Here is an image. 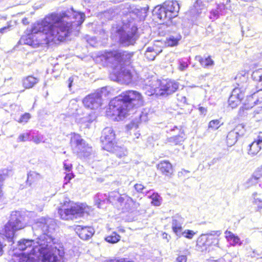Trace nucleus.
Returning a JSON list of instances; mask_svg holds the SVG:
<instances>
[{
  "mask_svg": "<svg viewBox=\"0 0 262 262\" xmlns=\"http://www.w3.org/2000/svg\"><path fill=\"white\" fill-rule=\"evenodd\" d=\"M253 105L248 101H246L244 103L243 106H241L238 112V116L243 117L247 115V111L253 107Z\"/></svg>",
  "mask_w": 262,
  "mask_h": 262,
  "instance_id": "29",
  "label": "nucleus"
},
{
  "mask_svg": "<svg viewBox=\"0 0 262 262\" xmlns=\"http://www.w3.org/2000/svg\"><path fill=\"white\" fill-rule=\"evenodd\" d=\"M26 223L25 216L19 211H13L10 216V220L5 226L3 235L7 239L8 242L14 243L15 232L19 230L24 228Z\"/></svg>",
  "mask_w": 262,
  "mask_h": 262,
  "instance_id": "8",
  "label": "nucleus"
},
{
  "mask_svg": "<svg viewBox=\"0 0 262 262\" xmlns=\"http://www.w3.org/2000/svg\"><path fill=\"white\" fill-rule=\"evenodd\" d=\"M140 120L141 122H145L147 120L146 114L142 113V114L140 115Z\"/></svg>",
  "mask_w": 262,
  "mask_h": 262,
  "instance_id": "54",
  "label": "nucleus"
},
{
  "mask_svg": "<svg viewBox=\"0 0 262 262\" xmlns=\"http://www.w3.org/2000/svg\"><path fill=\"white\" fill-rule=\"evenodd\" d=\"M127 126L129 127L130 128H137L138 126V123H135L134 122H131L130 124H129Z\"/></svg>",
  "mask_w": 262,
  "mask_h": 262,
  "instance_id": "55",
  "label": "nucleus"
},
{
  "mask_svg": "<svg viewBox=\"0 0 262 262\" xmlns=\"http://www.w3.org/2000/svg\"><path fill=\"white\" fill-rule=\"evenodd\" d=\"M135 189L138 192H142V191L145 188V187L141 184H136L134 186Z\"/></svg>",
  "mask_w": 262,
  "mask_h": 262,
  "instance_id": "48",
  "label": "nucleus"
},
{
  "mask_svg": "<svg viewBox=\"0 0 262 262\" xmlns=\"http://www.w3.org/2000/svg\"><path fill=\"white\" fill-rule=\"evenodd\" d=\"M7 243L12 244V242H8L7 239L3 235L0 234V256L3 254V248L6 246Z\"/></svg>",
  "mask_w": 262,
  "mask_h": 262,
  "instance_id": "38",
  "label": "nucleus"
},
{
  "mask_svg": "<svg viewBox=\"0 0 262 262\" xmlns=\"http://www.w3.org/2000/svg\"><path fill=\"white\" fill-rule=\"evenodd\" d=\"M180 10V5L176 1L167 0L160 6L155 8L157 17L165 21L171 19L178 16Z\"/></svg>",
  "mask_w": 262,
  "mask_h": 262,
  "instance_id": "9",
  "label": "nucleus"
},
{
  "mask_svg": "<svg viewBox=\"0 0 262 262\" xmlns=\"http://www.w3.org/2000/svg\"><path fill=\"white\" fill-rule=\"evenodd\" d=\"M115 154L118 157L121 158L126 155L127 151L123 148L119 147L116 149Z\"/></svg>",
  "mask_w": 262,
  "mask_h": 262,
  "instance_id": "44",
  "label": "nucleus"
},
{
  "mask_svg": "<svg viewBox=\"0 0 262 262\" xmlns=\"http://www.w3.org/2000/svg\"><path fill=\"white\" fill-rule=\"evenodd\" d=\"M106 93V88L103 87L100 90L85 97L82 100V103L86 108L91 110L97 109L101 105L103 95H105Z\"/></svg>",
  "mask_w": 262,
  "mask_h": 262,
  "instance_id": "12",
  "label": "nucleus"
},
{
  "mask_svg": "<svg viewBox=\"0 0 262 262\" xmlns=\"http://www.w3.org/2000/svg\"><path fill=\"white\" fill-rule=\"evenodd\" d=\"M134 53L121 49L105 51L99 58L106 64L129 66L132 63Z\"/></svg>",
  "mask_w": 262,
  "mask_h": 262,
  "instance_id": "6",
  "label": "nucleus"
},
{
  "mask_svg": "<svg viewBox=\"0 0 262 262\" xmlns=\"http://www.w3.org/2000/svg\"><path fill=\"white\" fill-rule=\"evenodd\" d=\"M262 146V138L258 137V139L253 141L250 145L248 154L252 156L256 155L261 149Z\"/></svg>",
  "mask_w": 262,
  "mask_h": 262,
  "instance_id": "23",
  "label": "nucleus"
},
{
  "mask_svg": "<svg viewBox=\"0 0 262 262\" xmlns=\"http://www.w3.org/2000/svg\"><path fill=\"white\" fill-rule=\"evenodd\" d=\"M225 233L226 234V238L228 239V240H231L235 235L231 231H226Z\"/></svg>",
  "mask_w": 262,
  "mask_h": 262,
  "instance_id": "49",
  "label": "nucleus"
},
{
  "mask_svg": "<svg viewBox=\"0 0 262 262\" xmlns=\"http://www.w3.org/2000/svg\"><path fill=\"white\" fill-rule=\"evenodd\" d=\"M249 181L251 184L259 183V186L262 188V166L254 171Z\"/></svg>",
  "mask_w": 262,
  "mask_h": 262,
  "instance_id": "24",
  "label": "nucleus"
},
{
  "mask_svg": "<svg viewBox=\"0 0 262 262\" xmlns=\"http://www.w3.org/2000/svg\"><path fill=\"white\" fill-rule=\"evenodd\" d=\"M211 1H212V0H203V2H207V3H208V2H209ZM196 2H197L198 3H200V2H202V0H197V1H196Z\"/></svg>",
  "mask_w": 262,
  "mask_h": 262,
  "instance_id": "61",
  "label": "nucleus"
},
{
  "mask_svg": "<svg viewBox=\"0 0 262 262\" xmlns=\"http://www.w3.org/2000/svg\"><path fill=\"white\" fill-rule=\"evenodd\" d=\"M84 19V13L74 11L72 8L71 11L49 14L44 18L43 24H38L36 27L47 30L52 27L53 29L48 36V39L49 40H58L60 42L69 35L73 28L81 25Z\"/></svg>",
  "mask_w": 262,
  "mask_h": 262,
  "instance_id": "2",
  "label": "nucleus"
},
{
  "mask_svg": "<svg viewBox=\"0 0 262 262\" xmlns=\"http://www.w3.org/2000/svg\"><path fill=\"white\" fill-rule=\"evenodd\" d=\"M42 179L41 174L34 171H29L27 173L26 185L31 186L33 183Z\"/></svg>",
  "mask_w": 262,
  "mask_h": 262,
  "instance_id": "25",
  "label": "nucleus"
},
{
  "mask_svg": "<svg viewBox=\"0 0 262 262\" xmlns=\"http://www.w3.org/2000/svg\"><path fill=\"white\" fill-rule=\"evenodd\" d=\"M175 129L179 130V135L174 136L168 138L167 141L169 143L173 145H179L181 144L185 139V135L184 133L182 128H179L177 126H174L172 129H171V131H173Z\"/></svg>",
  "mask_w": 262,
  "mask_h": 262,
  "instance_id": "19",
  "label": "nucleus"
},
{
  "mask_svg": "<svg viewBox=\"0 0 262 262\" xmlns=\"http://www.w3.org/2000/svg\"><path fill=\"white\" fill-rule=\"evenodd\" d=\"M74 81V78L73 77H70L68 80V88L71 89V87H72V83Z\"/></svg>",
  "mask_w": 262,
  "mask_h": 262,
  "instance_id": "56",
  "label": "nucleus"
},
{
  "mask_svg": "<svg viewBox=\"0 0 262 262\" xmlns=\"http://www.w3.org/2000/svg\"><path fill=\"white\" fill-rule=\"evenodd\" d=\"M254 117L257 121L262 120V106L257 107L254 111Z\"/></svg>",
  "mask_w": 262,
  "mask_h": 262,
  "instance_id": "40",
  "label": "nucleus"
},
{
  "mask_svg": "<svg viewBox=\"0 0 262 262\" xmlns=\"http://www.w3.org/2000/svg\"><path fill=\"white\" fill-rule=\"evenodd\" d=\"M253 203L257 205L258 210L262 209V193L254 192L252 194Z\"/></svg>",
  "mask_w": 262,
  "mask_h": 262,
  "instance_id": "31",
  "label": "nucleus"
},
{
  "mask_svg": "<svg viewBox=\"0 0 262 262\" xmlns=\"http://www.w3.org/2000/svg\"><path fill=\"white\" fill-rule=\"evenodd\" d=\"M86 208L84 204L65 202L62 208L58 210V213L62 220H73L82 216L86 211Z\"/></svg>",
  "mask_w": 262,
  "mask_h": 262,
  "instance_id": "10",
  "label": "nucleus"
},
{
  "mask_svg": "<svg viewBox=\"0 0 262 262\" xmlns=\"http://www.w3.org/2000/svg\"><path fill=\"white\" fill-rule=\"evenodd\" d=\"M30 117L31 116L29 113H25L21 116L18 121L19 123H27Z\"/></svg>",
  "mask_w": 262,
  "mask_h": 262,
  "instance_id": "46",
  "label": "nucleus"
},
{
  "mask_svg": "<svg viewBox=\"0 0 262 262\" xmlns=\"http://www.w3.org/2000/svg\"><path fill=\"white\" fill-rule=\"evenodd\" d=\"M187 256L186 255H179L176 259V262H186Z\"/></svg>",
  "mask_w": 262,
  "mask_h": 262,
  "instance_id": "47",
  "label": "nucleus"
},
{
  "mask_svg": "<svg viewBox=\"0 0 262 262\" xmlns=\"http://www.w3.org/2000/svg\"><path fill=\"white\" fill-rule=\"evenodd\" d=\"M143 102L142 96L139 92L127 91L110 101L106 114L114 117V119L122 120L132 109L143 105Z\"/></svg>",
  "mask_w": 262,
  "mask_h": 262,
  "instance_id": "4",
  "label": "nucleus"
},
{
  "mask_svg": "<svg viewBox=\"0 0 262 262\" xmlns=\"http://www.w3.org/2000/svg\"><path fill=\"white\" fill-rule=\"evenodd\" d=\"M9 27L8 26V27H5L2 28H1L0 29V33H4L6 31V30H7L9 29Z\"/></svg>",
  "mask_w": 262,
  "mask_h": 262,
  "instance_id": "59",
  "label": "nucleus"
},
{
  "mask_svg": "<svg viewBox=\"0 0 262 262\" xmlns=\"http://www.w3.org/2000/svg\"><path fill=\"white\" fill-rule=\"evenodd\" d=\"M134 204V202L133 201V200L132 199V203H129V204H128L127 203H125V209L127 210V211H129L132 209V206H133V205Z\"/></svg>",
  "mask_w": 262,
  "mask_h": 262,
  "instance_id": "51",
  "label": "nucleus"
},
{
  "mask_svg": "<svg viewBox=\"0 0 262 262\" xmlns=\"http://www.w3.org/2000/svg\"><path fill=\"white\" fill-rule=\"evenodd\" d=\"M117 201L122 204L123 203H127L128 204H130L132 203V198L126 195H124L123 196H119L117 198Z\"/></svg>",
  "mask_w": 262,
  "mask_h": 262,
  "instance_id": "41",
  "label": "nucleus"
},
{
  "mask_svg": "<svg viewBox=\"0 0 262 262\" xmlns=\"http://www.w3.org/2000/svg\"><path fill=\"white\" fill-rule=\"evenodd\" d=\"M158 54L159 53L155 51L154 47H150L146 49L145 56L148 60H153Z\"/></svg>",
  "mask_w": 262,
  "mask_h": 262,
  "instance_id": "32",
  "label": "nucleus"
},
{
  "mask_svg": "<svg viewBox=\"0 0 262 262\" xmlns=\"http://www.w3.org/2000/svg\"><path fill=\"white\" fill-rule=\"evenodd\" d=\"M73 176L71 173L67 174L64 177V180L66 181L65 184H67L72 179Z\"/></svg>",
  "mask_w": 262,
  "mask_h": 262,
  "instance_id": "53",
  "label": "nucleus"
},
{
  "mask_svg": "<svg viewBox=\"0 0 262 262\" xmlns=\"http://www.w3.org/2000/svg\"><path fill=\"white\" fill-rule=\"evenodd\" d=\"M71 145L74 152L88 157L92 151V147L77 134H74L70 141Z\"/></svg>",
  "mask_w": 262,
  "mask_h": 262,
  "instance_id": "11",
  "label": "nucleus"
},
{
  "mask_svg": "<svg viewBox=\"0 0 262 262\" xmlns=\"http://www.w3.org/2000/svg\"><path fill=\"white\" fill-rule=\"evenodd\" d=\"M55 222L49 217H41L33 225L32 229L36 239H21L17 242L16 249L29 259L31 255L41 257L45 262H62L63 253L58 248V239L50 233Z\"/></svg>",
  "mask_w": 262,
  "mask_h": 262,
  "instance_id": "1",
  "label": "nucleus"
},
{
  "mask_svg": "<svg viewBox=\"0 0 262 262\" xmlns=\"http://www.w3.org/2000/svg\"><path fill=\"white\" fill-rule=\"evenodd\" d=\"M246 101L251 103L253 106L258 103L262 102V88L257 90L251 95L248 96Z\"/></svg>",
  "mask_w": 262,
  "mask_h": 262,
  "instance_id": "22",
  "label": "nucleus"
},
{
  "mask_svg": "<svg viewBox=\"0 0 262 262\" xmlns=\"http://www.w3.org/2000/svg\"><path fill=\"white\" fill-rule=\"evenodd\" d=\"M75 230L79 237L83 240L89 239L93 235L94 230L90 227L77 225Z\"/></svg>",
  "mask_w": 262,
  "mask_h": 262,
  "instance_id": "17",
  "label": "nucleus"
},
{
  "mask_svg": "<svg viewBox=\"0 0 262 262\" xmlns=\"http://www.w3.org/2000/svg\"><path fill=\"white\" fill-rule=\"evenodd\" d=\"M246 129L243 124L237 125L227 136V144L228 146L234 145L239 137H242L245 133Z\"/></svg>",
  "mask_w": 262,
  "mask_h": 262,
  "instance_id": "14",
  "label": "nucleus"
},
{
  "mask_svg": "<svg viewBox=\"0 0 262 262\" xmlns=\"http://www.w3.org/2000/svg\"><path fill=\"white\" fill-rule=\"evenodd\" d=\"M159 96H167L174 93L179 88V83L174 80L170 79H163L160 80Z\"/></svg>",
  "mask_w": 262,
  "mask_h": 262,
  "instance_id": "13",
  "label": "nucleus"
},
{
  "mask_svg": "<svg viewBox=\"0 0 262 262\" xmlns=\"http://www.w3.org/2000/svg\"><path fill=\"white\" fill-rule=\"evenodd\" d=\"M108 202L109 199L107 198V196L105 194H102L100 193H98L94 196V202L95 205L97 206L98 208L101 207V203H104L105 201Z\"/></svg>",
  "mask_w": 262,
  "mask_h": 262,
  "instance_id": "28",
  "label": "nucleus"
},
{
  "mask_svg": "<svg viewBox=\"0 0 262 262\" xmlns=\"http://www.w3.org/2000/svg\"><path fill=\"white\" fill-rule=\"evenodd\" d=\"M181 39V35L178 34L176 37L171 36L167 40V43L168 46L173 47L176 46L178 43V41Z\"/></svg>",
  "mask_w": 262,
  "mask_h": 262,
  "instance_id": "34",
  "label": "nucleus"
},
{
  "mask_svg": "<svg viewBox=\"0 0 262 262\" xmlns=\"http://www.w3.org/2000/svg\"><path fill=\"white\" fill-rule=\"evenodd\" d=\"M44 19L41 21H38L33 24L31 28V33L28 34L25 38H22L20 40L21 42H23L25 44L29 45L34 48L38 47L39 45L42 43H46L48 45L52 44H58L59 43L58 40H49L48 39V35L50 34L51 32V29H53L52 27H50L48 29H38L36 26L38 24H43Z\"/></svg>",
  "mask_w": 262,
  "mask_h": 262,
  "instance_id": "5",
  "label": "nucleus"
},
{
  "mask_svg": "<svg viewBox=\"0 0 262 262\" xmlns=\"http://www.w3.org/2000/svg\"><path fill=\"white\" fill-rule=\"evenodd\" d=\"M198 110L200 114L204 115H205L207 112V108L203 106H199Z\"/></svg>",
  "mask_w": 262,
  "mask_h": 262,
  "instance_id": "52",
  "label": "nucleus"
},
{
  "mask_svg": "<svg viewBox=\"0 0 262 262\" xmlns=\"http://www.w3.org/2000/svg\"><path fill=\"white\" fill-rule=\"evenodd\" d=\"M195 59L198 60L202 66H211L214 64L213 61L211 58L210 56L202 57L201 56H196Z\"/></svg>",
  "mask_w": 262,
  "mask_h": 262,
  "instance_id": "30",
  "label": "nucleus"
},
{
  "mask_svg": "<svg viewBox=\"0 0 262 262\" xmlns=\"http://www.w3.org/2000/svg\"><path fill=\"white\" fill-rule=\"evenodd\" d=\"M221 234V231H212L209 233L202 234L198 239L197 245H202L204 246L211 245L217 246L219 244V239L217 238H210V236H219Z\"/></svg>",
  "mask_w": 262,
  "mask_h": 262,
  "instance_id": "15",
  "label": "nucleus"
},
{
  "mask_svg": "<svg viewBox=\"0 0 262 262\" xmlns=\"http://www.w3.org/2000/svg\"><path fill=\"white\" fill-rule=\"evenodd\" d=\"M22 23L24 24V25H27L29 24V21H28V18H24L23 19H22Z\"/></svg>",
  "mask_w": 262,
  "mask_h": 262,
  "instance_id": "60",
  "label": "nucleus"
},
{
  "mask_svg": "<svg viewBox=\"0 0 262 262\" xmlns=\"http://www.w3.org/2000/svg\"><path fill=\"white\" fill-rule=\"evenodd\" d=\"M157 168L164 175L169 177L173 173L171 164L168 161H161L157 165Z\"/></svg>",
  "mask_w": 262,
  "mask_h": 262,
  "instance_id": "20",
  "label": "nucleus"
},
{
  "mask_svg": "<svg viewBox=\"0 0 262 262\" xmlns=\"http://www.w3.org/2000/svg\"><path fill=\"white\" fill-rule=\"evenodd\" d=\"M95 116H94L93 117V118H92V119H90L89 120H88V121H89V122H92V121H93V120L95 119Z\"/></svg>",
  "mask_w": 262,
  "mask_h": 262,
  "instance_id": "63",
  "label": "nucleus"
},
{
  "mask_svg": "<svg viewBox=\"0 0 262 262\" xmlns=\"http://www.w3.org/2000/svg\"><path fill=\"white\" fill-rule=\"evenodd\" d=\"M32 140H33V142L36 144H38L40 142V139L37 137H33Z\"/></svg>",
  "mask_w": 262,
  "mask_h": 262,
  "instance_id": "57",
  "label": "nucleus"
},
{
  "mask_svg": "<svg viewBox=\"0 0 262 262\" xmlns=\"http://www.w3.org/2000/svg\"><path fill=\"white\" fill-rule=\"evenodd\" d=\"M111 67L110 78L112 80L126 84L133 80L140 81L148 96L158 95L160 80L150 71L147 67Z\"/></svg>",
  "mask_w": 262,
  "mask_h": 262,
  "instance_id": "3",
  "label": "nucleus"
},
{
  "mask_svg": "<svg viewBox=\"0 0 262 262\" xmlns=\"http://www.w3.org/2000/svg\"><path fill=\"white\" fill-rule=\"evenodd\" d=\"M30 134L29 133H25L19 135L17 139L18 142H25L30 140Z\"/></svg>",
  "mask_w": 262,
  "mask_h": 262,
  "instance_id": "43",
  "label": "nucleus"
},
{
  "mask_svg": "<svg viewBox=\"0 0 262 262\" xmlns=\"http://www.w3.org/2000/svg\"><path fill=\"white\" fill-rule=\"evenodd\" d=\"M242 89H234L228 99V105L232 109L236 107L245 97V93Z\"/></svg>",
  "mask_w": 262,
  "mask_h": 262,
  "instance_id": "16",
  "label": "nucleus"
},
{
  "mask_svg": "<svg viewBox=\"0 0 262 262\" xmlns=\"http://www.w3.org/2000/svg\"><path fill=\"white\" fill-rule=\"evenodd\" d=\"M38 82V79L32 76H29L23 80V86L26 89L32 88Z\"/></svg>",
  "mask_w": 262,
  "mask_h": 262,
  "instance_id": "27",
  "label": "nucleus"
},
{
  "mask_svg": "<svg viewBox=\"0 0 262 262\" xmlns=\"http://www.w3.org/2000/svg\"><path fill=\"white\" fill-rule=\"evenodd\" d=\"M120 238V236L114 232L111 235L106 236L105 240L109 243L115 244L119 242Z\"/></svg>",
  "mask_w": 262,
  "mask_h": 262,
  "instance_id": "33",
  "label": "nucleus"
},
{
  "mask_svg": "<svg viewBox=\"0 0 262 262\" xmlns=\"http://www.w3.org/2000/svg\"><path fill=\"white\" fill-rule=\"evenodd\" d=\"M231 240L234 245L238 244L239 245L242 244V243L240 242V239L237 236L235 235Z\"/></svg>",
  "mask_w": 262,
  "mask_h": 262,
  "instance_id": "50",
  "label": "nucleus"
},
{
  "mask_svg": "<svg viewBox=\"0 0 262 262\" xmlns=\"http://www.w3.org/2000/svg\"><path fill=\"white\" fill-rule=\"evenodd\" d=\"M222 11V8H220L219 5L215 9H212L210 12V18L215 19L219 17Z\"/></svg>",
  "mask_w": 262,
  "mask_h": 262,
  "instance_id": "39",
  "label": "nucleus"
},
{
  "mask_svg": "<svg viewBox=\"0 0 262 262\" xmlns=\"http://www.w3.org/2000/svg\"><path fill=\"white\" fill-rule=\"evenodd\" d=\"M124 26L122 27L113 29L112 36L115 35L119 42L123 46L127 47L133 45L138 38V28L134 24L130 23L128 28Z\"/></svg>",
  "mask_w": 262,
  "mask_h": 262,
  "instance_id": "7",
  "label": "nucleus"
},
{
  "mask_svg": "<svg viewBox=\"0 0 262 262\" xmlns=\"http://www.w3.org/2000/svg\"><path fill=\"white\" fill-rule=\"evenodd\" d=\"M172 229L173 232L176 234L178 237L182 236V223L181 222V219L179 216H174L172 220Z\"/></svg>",
  "mask_w": 262,
  "mask_h": 262,
  "instance_id": "21",
  "label": "nucleus"
},
{
  "mask_svg": "<svg viewBox=\"0 0 262 262\" xmlns=\"http://www.w3.org/2000/svg\"><path fill=\"white\" fill-rule=\"evenodd\" d=\"M251 76L254 80L261 82L262 85V68L254 70L252 72Z\"/></svg>",
  "mask_w": 262,
  "mask_h": 262,
  "instance_id": "35",
  "label": "nucleus"
},
{
  "mask_svg": "<svg viewBox=\"0 0 262 262\" xmlns=\"http://www.w3.org/2000/svg\"><path fill=\"white\" fill-rule=\"evenodd\" d=\"M115 134L111 127H107L103 129L101 137V140L103 144L111 145L115 141Z\"/></svg>",
  "mask_w": 262,
  "mask_h": 262,
  "instance_id": "18",
  "label": "nucleus"
},
{
  "mask_svg": "<svg viewBox=\"0 0 262 262\" xmlns=\"http://www.w3.org/2000/svg\"><path fill=\"white\" fill-rule=\"evenodd\" d=\"M222 124V123H221L220 120H213L209 122L208 128H211L213 130H216Z\"/></svg>",
  "mask_w": 262,
  "mask_h": 262,
  "instance_id": "36",
  "label": "nucleus"
},
{
  "mask_svg": "<svg viewBox=\"0 0 262 262\" xmlns=\"http://www.w3.org/2000/svg\"><path fill=\"white\" fill-rule=\"evenodd\" d=\"M6 177L7 176L5 174H0V203L2 202L3 199V193L2 190V183Z\"/></svg>",
  "mask_w": 262,
  "mask_h": 262,
  "instance_id": "45",
  "label": "nucleus"
},
{
  "mask_svg": "<svg viewBox=\"0 0 262 262\" xmlns=\"http://www.w3.org/2000/svg\"><path fill=\"white\" fill-rule=\"evenodd\" d=\"M152 204L156 206H159L161 204L162 198L158 193H154L151 196Z\"/></svg>",
  "mask_w": 262,
  "mask_h": 262,
  "instance_id": "37",
  "label": "nucleus"
},
{
  "mask_svg": "<svg viewBox=\"0 0 262 262\" xmlns=\"http://www.w3.org/2000/svg\"><path fill=\"white\" fill-rule=\"evenodd\" d=\"M148 10V7L141 8L140 9H135L132 12H130L129 15L132 17L134 19H135L134 16H136L137 18L139 19H141L146 16V13Z\"/></svg>",
  "mask_w": 262,
  "mask_h": 262,
  "instance_id": "26",
  "label": "nucleus"
},
{
  "mask_svg": "<svg viewBox=\"0 0 262 262\" xmlns=\"http://www.w3.org/2000/svg\"><path fill=\"white\" fill-rule=\"evenodd\" d=\"M215 161H216L215 159H213V160H212V161H211V163H212V164H213L215 162Z\"/></svg>",
  "mask_w": 262,
  "mask_h": 262,
  "instance_id": "64",
  "label": "nucleus"
},
{
  "mask_svg": "<svg viewBox=\"0 0 262 262\" xmlns=\"http://www.w3.org/2000/svg\"><path fill=\"white\" fill-rule=\"evenodd\" d=\"M195 234L196 233L195 232L190 230H185L184 231H182V236L189 239H192Z\"/></svg>",
  "mask_w": 262,
  "mask_h": 262,
  "instance_id": "42",
  "label": "nucleus"
},
{
  "mask_svg": "<svg viewBox=\"0 0 262 262\" xmlns=\"http://www.w3.org/2000/svg\"><path fill=\"white\" fill-rule=\"evenodd\" d=\"M64 168L67 171H70L71 169V166L70 165H68L66 163L64 164Z\"/></svg>",
  "mask_w": 262,
  "mask_h": 262,
  "instance_id": "58",
  "label": "nucleus"
},
{
  "mask_svg": "<svg viewBox=\"0 0 262 262\" xmlns=\"http://www.w3.org/2000/svg\"><path fill=\"white\" fill-rule=\"evenodd\" d=\"M187 67H184V66H183V67H179V69L181 71H183L186 68H187Z\"/></svg>",
  "mask_w": 262,
  "mask_h": 262,
  "instance_id": "62",
  "label": "nucleus"
}]
</instances>
